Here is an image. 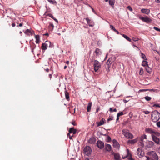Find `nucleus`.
Returning a JSON list of instances; mask_svg holds the SVG:
<instances>
[{"label":"nucleus","mask_w":160,"mask_h":160,"mask_svg":"<svg viewBox=\"0 0 160 160\" xmlns=\"http://www.w3.org/2000/svg\"><path fill=\"white\" fill-rule=\"evenodd\" d=\"M143 90V91H148V90H150V91H153L154 92H155L156 90L155 89H143V90Z\"/></svg>","instance_id":"3c124183"},{"label":"nucleus","mask_w":160,"mask_h":160,"mask_svg":"<svg viewBox=\"0 0 160 160\" xmlns=\"http://www.w3.org/2000/svg\"><path fill=\"white\" fill-rule=\"evenodd\" d=\"M69 61H67L66 62V63L67 64V65H68L69 64Z\"/></svg>","instance_id":"338daca9"},{"label":"nucleus","mask_w":160,"mask_h":160,"mask_svg":"<svg viewBox=\"0 0 160 160\" xmlns=\"http://www.w3.org/2000/svg\"><path fill=\"white\" fill-rule=\"evenodd\" d=\"M27 36H30L34 34V32L32 30L27 29L24 32Z\"/></svg>","instance_id":"f8f14e48"},{"label":"nucleus","mask_w":160,"mask_h":160,"mask_svg":"<svg viewBox=\"0 0 160 160\" xmlns=\"http://www.w3.org/2000/svg\"><path fill=\"white\" fill-rule=\"evenodd\" d=\"M73 136V135L71 136L70 135V134H69V136L68 137H69V138L70 139H72V137Z\"/></svg>","instance_id":"13d9d810"},{"label":"nucleus","mask_w":160,"mask_h":160,"mask_svg":"<svg viewBox=\"0 0 160 160\" xmlns=\"http://www.w3.org/2000/svg\"><path fill=\"white\" fill-rule=\"evenodd\" d=\"M95 52L97 56L100 55L102 54V52L98 48H97L95 49Z\"/></svg>","instance_id":"412c9836"},{"label":"nucleus","mask_w":160,"mask_h":160,"mask_svg":"<svg viewBox=\"0 0 160 160\" xmlns=\"http://www.w3.org/2000/svg\"><path fill=\"white\" fill-rule=\"evenodd\" d=\"M53 19H54L57 23H58V20H57V19H56V18H53Z\"/></svg>","instance_id":"bf43d9fd"},{"label":"nucleus","mask_w":160,"mask_h":160,"mask_svg":"<svg viewBox=\"0 0 160 160\" xmlns=\"http://www.w3.org/2000/svg\"><path fill=\"white\" fill-rule=\"evenodd\" d=\"M111 140H112L111 137L109 136H108L107 138V142H110L111 141Z\"/></svg>","instance_id":"a19ab883"},{"label":"nucleus","mask_w":160,"mask_h":160,"mask_svg":"<svg viewBox=\"0 0 160 160\" xmlns=\"http://www.w3.org/2000/svg\"><path fill=\"white\" fill-rule=\"evenodd\" d=\"M155 2L158 3H160V0H155Z\"/></svg>","instance_id":"680f3d73"},{"label":"nucleus","mask_w":160,"mask_h":160,"mask_svg":"<svg viewBox=\"0 0 160 160\" xmlns=\"http://www.w3.org/2000/svg\"><path fill=\"white\" fill-rule=\"evenodd\" d=\"M153 135L156 137H159L160 136V133L154 130Z\"/></svg>","instance_id":"c756f323"},{"label":"nucleus","mask_w":160,"mask_h":160,"mask_svg":"<svg viewBox=\"0 0 160 160\" xmlns=\"http://www.w3.org/2000/svg\"><path fill=\"white\" fill-rule=\"evenodd\" d=\"M85 20H86V21L89 24L90 23V20L88 18H85Z\"/></svg>","instance_id":"49530a36"},{"label":"nucleus","mask_w":160,"mask_h":160,"mask_svg":"<svg viewBox=\"0 0 160 160\" xmlns=\"http://www.w3.org/2000/svg\"><path fill=\"white\" fill-rule=\"evenodd\" d=\"M72 124L74 126L76 125V124L75 123V122H72Z\"/></svg>","instance_id":"052dcab7"},{"label":"nucleus","mask_w":160,"mask_h":160,"mask_svg":"<svg viewBox=\"0 0 160 160\" xmlns=\"http://www.w3.org/2000/svg\"><path fill=\"white\" fill-rule=\"evenodd\" d=\"M152 137L153 141L158 144H160V139L157 137L154 136L153 135H152Z\"/></svg>","instance_id":"6e6552de"},{"label":"nucleus","mask_w":160,"mask_h":160,"mask_svg":"<svg viewBox=\"0 0 160 160\" xmlns=\"http://www.w3.org/2000/svg\"><path fill=\"white\" fill-rule=\"evenodd\" d=\"M89 25L90 27H93L94 26V25L91 24L90 23V24H89Z\"/></svg>","instance_id":"69168bd1"},{"label":"nucleus","mask_w":160,"mask_h":160,"mask_svg":"<svg viewBox=\"0 0 160 160\" xmlns=\"http://www.w3.org/2000/svg\"><path fill=\"white\" fill-rule=\"evenodd\" d=\"M105 119L104 118H102L100 121L98 123V126H99L103 124L104 123V121Z\"/></svg>","instance_id":"393cba45"},{"label":"nucleus","mask_w":160,"mask_h":160,"mask_svg":"<svg viewBox=\"0 0 160 160\" xmlns=\"http://www.w3.org/2000/svg\"><path fill=\"white\" fill-rule=\"evenodd\" d=\"M139 18L143 22L147 23H150L152 21L151 18L147 17V16L145 17H139Z\"/></svg>","instance_id":"39448f33"},{"label":"nucleus","mask_w":160,"mask_h":160,"mask_svg":"<svg viewBox=\"0 0 160 160\" xmlns=\"http://www.w3.org/2000/svg\"><path fill=\"white\" fill-rule=\"evenodd\" d=\"M127 8L129 9L131 11H132V7L130 6H128L127 7Z\"/></svg>","instance_id":"a18cd8bd"},{"label":"nucleus","mask_w":160,"mask_h":160,"mask_svg":"<svg viewBox=\"0 0 160 160\" xmlns=\"http://www.w3.org/2000/svg\"><path fill=\"white\" fill-rule=\"evenodd\" d=\"M145 157L147 158V160H150V159H149L150 158L149 157L147 156H146Z\"/></svg>","instance_id":"774afa93"},{"label":"nucleus","mask_w":160,"mask_h":160,"mask_svg":"<svg viewBox=\"0 0 160 160\" xmlns=\"http://www.w3.org/2000/svg\"><path fill=\"white\" fill-rule=\"evenodd\" d=\"M12 27H14L15 26V24L14 23H13L12 24Z\"/></svg>","instance_id":"e2e57ef3"},{"label":"nucleus","mask_w":160,"mask_h":160,"mask_svg":"<svg viewBox=\"0 0 160 160\" xmlns=\"http://www.w3.org/2000/svg\"><path fill=\"white\" fill-rule=\"evenodd\" d=\"M155 58L157 61H158L159 60V58L158 57H155Z\"/></svg>","instance_id":"0e129e2a"},{"label":"nucleus","mask_w":160,"mask_h":160,"mask_svg":"<svg viewBox=\"0 0 160 160\" xmlns=\"http://www.w3.org/2000/svg\"><path fill=\"white\" fill-rule=\"evenodd\" d=\"M143 112L146 114H148L150 113V112L148 111H145Z\"/></svg>","instance_id":"de8ad7c7"},{"label":"nucleus","mask_w":160,"mask_h":160,"mask_svg":"<svg viewBox=\"0 0 160 160\" xmlns=\"http://www.w3.org/2000/svg\"><path fill=\"white\" fill-rule=\"evenodd\" d=\"M51 42L48 41H47L44 43H43L42 45V50L46 49L48 47V44H50Z\"/></svg>","instance_id":"0eeeda50"},{"label":"nucleus","mask_w":160,"mask_h":160,"mask_svg":"<svg viewBox=\"0 0 160 160\" xmlns=\"http://www.w3.org/2000/svg\"><path fill=\"white\" fill-rule=\"evenodd\" d=\"M92 105V103L91 102H89L88 105V106L87 107V109L88 112H89L91 109V107Z\"/></svg>","instance_id":"a878e982"},{"label":"nucleus","mask_w":160,"mask_h":160,"mask_svg":"<svg viewBox=\"0 0 160 160\" xmlns=\"http://www.w3.org/2000/svg\"><path fill=\"white\" fill-rule=\"evenodd\" d=\"M132 40L135 42L138 41V38L136 37H134L132 38Z\"/></svg>","instance_id":"79ce46f5"},{"label":"nucleus","mask_w":160,"mask_h":160,"mask_svg":"<svg viewBox=\"0 0 160 160\" xmlns=\"http://www.w3.org/2000/svg\"><path fill=\"white\" fill-rule=\"evenodd\" d=\"M144 141H139V143L140 145L142 147L144 146Z\"/></svg>","instance_id":"ea45409f"},{"label":"nucleus","mask_w":160,"mask_h":160,"mask_svg":"<svg viewBox=\"0 0 160 160\" xmlns=\"http://www.w3.org/2000/svg\"><path fill=\"white\" fill-rule=\"evenodd\" d=\"M153 28L156 31L160 32V29L158 28L154 27Z\"/></svg>","instance_id":"09e8293b"},{"label":"nucleus","mask_w":160,"mask_h":160,"mask_svg":"<svg viewBox=\"0 0 160 160\" xmlns=\"http://www.w3.org/2000/svg\"><path fill=\"white\" fill-rule=\"evenodd\" d=\"M142 65L144 67L146 66V67L147 65H148V62L146 61L143 60L142 61Z\"/></svg>","instance_id":"2f4dec72"},{"label":"nucleus","mask_w":160,"mask_h":160,"mask_svg":"<svg viewBox=\"0 0 160 160\" xmlns=\"http://www.w3.org/2000/svg\"><path fill=\"white\" fill-rule=\"evenodd\" d=\"M117 109L116 108L114 109L113 110H112V108H109V111L111 112H116L117 111Z\"/></svg>","instance_id":"e433bc0d"},{"label":"nucleus","mask_w":160,"mask_h":160,"mask_svg":"<svg viewBox=\"0 0 160 160\" xmlns=\"http://www.w3.org/2000/svg\"><path fill=\"white\" fill-rule=\"evenodd\" d=\"M144 98L145 100L147 101H150L152 98L151 97L148 96L145 97Z\"/></svg>","instance_id":"c9c22d12"},{"label":"nucleus","mask_w":160,"mask_h":160,"mask_svg":"<svg viewBox=\"0 0 160 160\" xmlns=\"http://www.w3.org/2000/svg\"><path fill=\"white\" fill-rule=\"evenodd\" d=\"M153 107H159L160 108V104L158 103H155L153 105Z\"/></svg>","instance_id":"58836bf2"},{"label":"nucleus","mask_w":160,"mask_h":160,"mask_svg":"<svg viewBox=\"0 0 160 160\" xmlns=\"http://www.w3.org/2000/svg\"><path fill=\"white\" fill-rule=\"evenodd\" d=\"M151 155L152 156L153 159V160H158V157L156 153L154 151H152L151 152Z\"/></svg>","instance_id":"9d476101"},{"label":"nucleus","mask_w":160,"mask_h":160,"mask_svg":"<svg viewBox=\"0 0 160 160\" xmlns=\"http://www.w3.org/2000/svg\"><path fill=\"white\" fill-rule=\"evenodd\" d=\"M122 133L127 138L132 139L133 138V136L132 134L126 131L125 130H122Z\"/></svg>","instance_id":"7ed1b4c3"},{"label":"nucleus","mask_w":160,"mask_h":160,"mask_svg":"<svg viewBox=\"0 0 160 160\" xmlns=\"http://www.w3.org/2000/svg\"><path fill=\"white\" fill-rule=\"evenodd\" d=\"M48 2L50 3L54 4V3H56V2L55 0H48Z\"/></svg>","instance_id":"f704fd0d"},{"label":"nucleus","mask_w":160,"mask_h":160,"mask_svg":"<svg viewBox=\"0 0 160 160\" xmlns=\"http://www.w3.org/2000/svg\"><path fill=\"white\" fill-rule=\"evenodd\" d=\"M22 25H23V24H22V23H20V24H19V25H18V26L17 25V27H18L19 26V27H21L22 26Z\"/></svg>","instance_id":"4d7b16f0"},{"label":"nucleus","mask_w":160,"mask_h":160,"mask_svg":"<svg viewBox=\"0 0 160 160\" xmlns=\"http://www.w3.org/2000/svg\"><path fill=\"white\" fill-rule=\"evenodd\" d=\"M49 26L52 27V29H53L54 27V26L53 24L52 23H50L49 25Z\"/></svg>","instance_id":"603ef678"},{"label":"nucleus","mask_w":160,"mask_h":160,"mask_svg":"<svg viewBox=\"0 0 160 160\" xmlns=\"http://www.w3.org/2000/svg\"><path fill=\"white\" fill-rule=\"evenodd\" d=\"M100 109V108L98 106L97 107L96 109V112H98V111Z\"/></svg>","instance_id":"864d4df0"},{"label":"nucleus","mask_w":160,"mask_h":160,"mask_svg":"<svg viewBox=\"0 0 160 160\" xmlns=\"http://www.w3.org/2000/svg\"><path fill=\"white\" fill-rule=\"evenodd\" d=\"M141 11L142 13L147 15L150 12V10L148 9H142L141 10Z\"/></svg>","instance_id":"f3484780"},{"label":"nucleus","mask_w":160,"mask_h":160,"mask_svg":"<svg viewBox=\"0 0 160 160\" xmlns=\"http://www.w3.org/2000/svg\"><path fill=\"white\" fill-rule=\"evenodd\" d=\"M97 145L98 147L100 149L103 148L104 147V143L101 141L98 140L97 142Z\"/></svg>","instance_id":"1a4fd4ad"},{"label":"nucleus","mask_w":160,"mask_h":160,"mask_svg":"<svg viewBox=\"0 0 160 160\" xmlns=\"http://www.w3.org/2000/svg\"><path fill=\"white\" fill-rule=\"evenodd\" d=\"M137 155L140 158H142L144 155V152L140 148H138L137 150Z\"/></svg>","instance_id":"423d86ee"},{"label":"nucleus","mask_w":160,"mask_h":160,"mask_svg":"<svg viewBox=\"0 0 160 160\" xmlns=\"http://www.w3.org/2000/svg\"><path fill=\"white\" fill-rule=\"evenodd\" d=\"M77 130L73 128H71L69 129V133L67 135L68 136L69 135V134L71 133H73V134H75L76 133Z\"/></svg>","instance_id":"4468645a"},{"label":"nucleus","mask_w":160,"mask_h":160,"mask_svg":"<svg viewBox=\"0 0 160 160\" xmlns=\"http://www.w3.org/2000/svg\"><path fill=\"white\" fill-rule=\"evenodd\" d=\"M96 141V138L94 137H92L89 139L88 142L90 143L93 144Z\"/></svg>","instance_id":"a211bd4d"},{"label":"nucleus","mask_w":160,"mask_h":160,"mask_svg":"<svg viewBox=\"0 0 160 160\" xmlns=\"http://www.w3.org/2000/svg\"><path fill=\"white\" fill-rule=\"evenodd\" d=\"M84 151L85 154L86 155H89L90 154L91 152L92 149L89 146H86L85 147L84 149Z\"/></svg>","instance_id":"20e7f679"},{"label":"nucleus","mask_w":160,"mask_h":160,"mask_svg":"<svg viewBox=\"0 0 160 160\" xmlns=\"http://www.w3.org/2000/svg\"><path fill=\"white\" fill-rule=\"evenodd\" d=\"M109 3L110 5L111 6H113L114 4V0H109Z\"/></svg>","instance_id":"72a5a7b5"},{"label":"nucleus","mask_w":160,"mask_h":160,"mask_svg":"<svg viewBox=\"0 0 160 160\" xmlns=\"http://www.w3.org/2000/svg\"><path fill=\"white\" fill-rule=\"evenodd\" d=\"M110 28H111V29L113 30L115 32V31H116V29L114 27L113 25H110Z\"/></svg>","instance_id":"c03bdc74"},{"label":"nucleus","mask_w":160,"mask_h":160,"mask_svg":"<svg viewBox=\"0 0 160 160\" xmlns=\"http://www.w3.org/2000/svg\"><path fill=\"white\" fill-rule=\"evenodd\" d=\"M160 118V113L157 110H155L152 112V120L154 122H156Z\"/></svg>","instance_id":"f257e3e1"},{"label":"nucleus","mask_w":160,"mask_h":160,"mask_svg":"<svg viewBox=\"0 0 160 160\" xmlns=\"http://www.w3.org/2000/svg\"><path fill=\"white\" fill-rule=\"evenodd\" d=\"M116 59V57H115L113 56H112L108 60L107 62H110V64H111L113 62L115 61Z\"/></svg>","instance_id":"6ab92c4d"},{"label":"nucleus","mask_w":160,"mask_h":160,"mask_svg":"<svg viewBox=\"0 0 160 160\" xmlns=\"http://www.w3.org/2000/svg\"><path fill=\"white\" fill-rule=\"evenodd\" d=\"M124 114L122 112H121L119 113H118L117 115L118 116V117H120L122 115Z\"/></svg>","instance_id":"37998d69"},{"label":"nucleus","mask_w":160,"mask_h":160,"mask_svg":"<svg viewBox=\"0 0 160 160\" xmlns=\"http://www.w3.org/2000/svg\"><path fill=\"white\" fill-rule=\"evenodd\" d=\"M35 38L36 39V42L38 43L39 42V35H35Z\"/></svg>","instance_id":"c85d7f7f"},{"label":"nucleus","mask_w":160,"mask_h":160,"mask_svg":"<svg viewBox=\"0 0 160 160\" xmlns=\"http://www.w3.org/2000/svg\"><path fill=\"white\" fill-rule=\"evenodd\" d=\"M145 131L147 133L151 134L152 136V135H153L154 130L150 128H148L145 129Z\"/></svg>","instance_id":"2eb2a0df"},{"label":"nucleus","mask_w":160,"mask_h":160,"mask_svg":"<svg viewBox=\"0 0 160 160\" xmlns=\"http://www.w3.org/2000/svg\"><path fill=\"white\" fill-rule=\"evenodd\" d=\"M141 53L142 58L144 60H147V58L146 57L145 55L142 53Z\"/></svg>","instance_id":"4c0bfd02"},{"label":"nucleus","mask_w":160,"mask_h":160,"mask_svg":"<svg viewBox=\"0 0 160 160\" xmlns=\"http://www.w3.org/2000/svg\"><path fill=\"white\" fill-rule=\"evenodd\" d=\"M113 146L116 148H118L120 145L119 143L118 142L116 139H114L112 140Z\"/></svg>","instance_id":"ddd939ff"},{"label":"nucleus","mask_w":160,"mask_h":160,"mask_svg":"<svg viewBox=\"0 0 160 160\" xmlns=\"http://www.w3.org/2000/svg\"><path fill=\"white\" fill-rule=\"evenodd\" d=\"M157 126L158 127H160V122H158L157 123Z\"/></svg>","instance_id":"5fc2aeb1"},{"label":"nucleus","mask_w":160,"mask_h":160,"mask_svg":"<svg viewBox=\"0 0 160 160\" xmlns=\"http://www.w3.org/2000/svg\"><path fill=\"white\" fill-rule=\"evenodd\" d=\"M146 69L147 71L149 73H151L152 72V69L151 68L149 67L148 65L146 67Z\"/></svg>","instance_id":"cd10ccee"},{"label":"nucleus","mask_w":160,"mask_h":160,"mask_svg":"<svg viewBox=\"0 0 160 160\" xmlns=\"http://www.w3.org/2000/svg\"><path fill=\"white\" fill-rule=\"evenodd\" d=\"M65 94L66 99L68 101L70 100L69 94L68 91L66 90L65 91Z\"/></svg>","instance_id":"5701e85b"},{"label":"nucleus","mask_w":160,"mask_h":160,"mask_svg":"<svg viewBox=\"0 0 160 160\" xmlns=\"http://www.w3.org/2000/svg\"><path fill=\"white\" fill-rule=\"evenodd\" d=\"M49 16L51 18H53L54 17L53 16V15L52 14H49Z\"/></svg>","instance_id":"6e6d98bb"},{"label":"nucleus","mask_w":160,"mask_h":160,"mask_svg":"<svg viewBox=\"0 0 160 160\" xmlns=\"http://www.w3.org/2000/svg\"><path fill=\"white\" fill-rule=\"evenodd\" d=\"M147 137V136L146 135H145V134L143 135L142 136L140 137V141H143L144 139H146Z\"/></svg>","instance_id":"bb28decb"},{"label":"nucleus","mask_w":160,"mask_h":160,"mask_svg":"<svg viewBox=\"0 0 160 160\" xmlns=\"http://www.w3.org/2000/svg\"><path fill=\"white\" fill-rule=\"evenodd\" d=\"M111 64H110V63L108 62H107L105 66L106 69L108 72H109L110 71V70L109 69V68L110 67V66Z\"/></svg>","instance_id":"dca6fc26"},{"label":"nucleus","mask_w":160,"mask_h":160,"mask_svg":"<svg viewBox=\"0 0 160 160\" xmlns=\"http://www.w3.org/2000/svg\"><path fill=\"white\" fill-rule=\"evenodd\" d=\"M91 62L93 63V67L95 72H96L98 70L101 68V63L97 60H94L93 61L92 60H91Z\"/></svg>","instance_id":"f03ea898"},{"label":"nucleus","mask_w":160,"mask_h":160,"mask_svg":"<svg viewBox=\"0 0 160 160\" xmlns=\"http://www.w3.org/2000/svg\"><path fill=\"white\" fill-rule=\"evenodd\" d=\"M113 117H109V118L108 119V122L109 121L112 120L113 119Z\"/></svg>","instance_id":"8fccbe9b"},{"label":"nucleus","mask_w":160,"mask_h":160,"mask_svg":"<svg viewBox=\"0 0 160 160\" xmlns=\"http://www.w3.org/2000/svg\"><path fill=\"white\" fill-rule=\"evenodd\" d=\"M114 159L116 160H119L120 158V156L118 153L114 154Z\"/></svg>","instance_id":"b1692460"},{"label":"nucleus","mask_w":160,"mask_h":160,"mask_svg":"<svg viewBox=\"0 0 160 160\" xmlns=\"http://www.w3.org/2000/svg\"><path fill=\"white\" fill-rule=\"evenodd\" d=\"M154 145V142L151 141H148L146 142V147L149 148L152 147Z\"/></svg>","instance_id":"9b49d317"},{"label":"nucleus","mask_w":160,"mask_h":160,"mask_svg":"<svg viewBox=\"0 0 160 160\" xmlns=\"http://www.w3.org/2000/svg\"><path fill=\"white\" fill-rule=\"evenodd\" d=\"M138 141V139L136 138L131 140H129L128 141V143L129 144H133L135 143Z\"/></svg>","instance_id":"aec40b11"},{"label":"nucleus","mask_w":160,"mask_h":160,"mask_svg":"<svg viewBox=\"0 0 160 160\" xmlns=\"http://www.w3.org/2000/svg\"><path fill=\"white\" fill-rule=\"evenodd\" d=\"M47 84L46 82L43 81L42 82V88H44L46 87Z\"/></svg>","instance_id":"473e14b6"},{"label":"nucleus","mask_w":160,"mask_h":160,"mask_svg":"<svg viewBox=\"0 0 160 160\" xmlns=\"http://www.w3.org/2000/svg\"><path fill=\"white\" fill-rule=\"evenodd\" d=\"M122 36L124 38H126L128 41L130 42H131V39L129 37H128L125 34H123Z\"/></svg>","instance_id":"7c9ffc66"},{"label":"nucleus","mask_w":160,"mask_h":160,"mask_svg":"<svg viewBox=\"0 0 160 160\" xmlns=\"http://www.w3.org/2000/svg\"><path fill=\"white\" fill-rule=\"evenodd\" d=\"M105 148L106 150L110 151L111 149V146L110 144H107L105 146Z\"/></svg>","instance_id":"4be33fe9"}]
</instances>
